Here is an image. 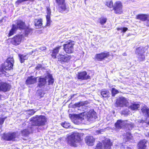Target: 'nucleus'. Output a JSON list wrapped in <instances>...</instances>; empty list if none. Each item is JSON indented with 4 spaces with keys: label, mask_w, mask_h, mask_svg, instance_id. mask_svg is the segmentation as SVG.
I'll return each mask as SVG.
<instances>
[{
    "label": "nucleus",
    "mask_w": 149,
    "mask_h": 149,
    "mask_svg": "<svg viewBox=\"0 0 149 149\" xmlns=\"http://www.w3.org/2000/svg\"><path fill=\"white\" fill-rule=\"evenodd\" d=\"M96 113L93 110H91L87 112H84L78 114L72 115V119L74 123L79 124L81 121L88 124L97 118Z\"/></svg>",
    "instance_id": "1"
},
{
    "label": "nucleus",
    "mask_w": 149,
    "mask_h": 149,
    "mask_svg": "<svg viewBox=\"0 0 149 149\" xmlns=\"http://www.w3.org/2000/svg\"><path fill=\"white\" fill-rule=\"evenodd\" d=\"M47 120L44 116H36L31 118V122L33 125L42 126L45 124Z\"/></svg>",
    "instance_id": "2"
},
{
    "label": "nucleus",
    "mask_w": 149,
    "mask_h": 149,
    "mask_svg": "<svg viewBox=\"0 0 149 149\" xmlns=\"http://www.w3.org/2000/svg\"><path fill=\"white\" fill-rule=\"evenodd\" d=\"M14 60L13 57H9L4 63L2 68H0V74H5L6 72L4 70H11L13 69Z\"/></svg>",
    "instance_id": "3"
},
{
    "label": "nucleus",
    "mask_w": 149,
    "mask_h": 149,
    "mask_svg": "<svg viewBox=\"0 0 149 149\" xmlns=\"http://www.w3.org/2000/svg\"><path fill=\"white\" fill-rule=\"evenodd\" d=\"M80 140L79 134L77 132H74L69 136L68 137V144L74 147L77 146V143Z\"/></svg>",
    "instance_id": "4"
},
{
    "label": "nucleus",
    "mask_w": 149,
    "mask_h": 149,
    "mask_svg": "<svg viewBox=\"0 0 149 149\" xmlns=\"http://www.w3.org/2000/svg\"><path fill=\"white\" fill-rule=\"evenodd\" d=\"M66 43L63 45V49L66 53H72L73 51V46L75 42L74 41L69 40L66 42Z\"/></svg>",
    "instance_id": "5"
},
{
    "label": "nucleus",
    "mask_w": 149,
    "mask_h": 149,
    "mask_svg": "<svg viewBox=\"0 0 149 149\" xmlns=\"http://www.w3.org/2000/svg\"><path fill=\"white\" fill-rule=\"evenodd\" d=\"M116 104V107H123L127 106L128 102L126 99L123 97H121L117 99Z\"/></svg>",
    "instance_id": "6"
},
{
    "label": "nucleus",
    "mask_w": 149,
    "mask_h": 149,
    "mask_svg": "<svg viewBox=\"0 0 149 149\" xmlns=\"http://www.w3.org/2000/svg\"><path fill=\"white\" fill-rule=\"evenodd\" d=\"M59 11L62 12L66 10L65 0H55Z\"/></svg>",
    "instance_id": "7"
},
{
    "label": "nucleus",
    "mask_w": 149,
    "mask_h": 149,
    "mask_svg": "<svg viewBox=\"0 0 149 149\" xmlns=\"http://www.w3.org/2000/svg\"><path fill=\"white\" fill-rule=\"evenodd\" d=\"M22 38V35H16L11 39V42L14 45H18L21 43Z\"/></svg>",
    "instance_id": "8"
},
{
    "label": "nucleus",
    "mask_w": 149,
    "mask_h": 149,
    "mask_svg": "<svg viewBox=\"0 0 149 149\" xmlns=\"http://www.w3.org/2000/svg\"><path fill=\"white\" fill-rule=\"evenodd\" d=\"M10 88V85L8 84L2 82L0 80V92L3 91L6 92L8 91ZM1 98V95L0 94V100Z\"/></svg>",
    "instance_id": "9"
},
{
    "label": "nucleus",
    "mask_w": 149,
    "mask_h": 149,
    "mask_svg": "<svg viewBox=\"0 0 149 149\" xmlns=\"http://www.w3.org/2000/svg\"><path fill=\"white\" fill-rule=\"evenodd\" d=\"M16 136L15 132L9 133L5 134L3 136V139L7 141H14Z\"/></svg>",
    "instance_id": "10"
},
{
    "label": "nucleus",
    "mask_w": 149,
    "mask_h": 149,
    "mask_svg": "<svg viewBox=\"0 0 149 149\" xmlns=\"http://www.w3.org/2000/svg\"><path fill=\"white\" fill-rule=\"evenodd\" d=\"M113 9L116 13L121 14L122 12V5L121 2H116L113 6Z\"/></svg>",
    "instance_id": "11"
},
{
    "label": "nucleus",
    "mask_w": 149,
    "mask_h": 149,
    "mask_svg": "<svg viewBox=\"0 0 149 149\" xmlns=\"http://www.w3.org/2000/svg\"><path fill=\"white\" fill-rule=\"evenodd\" d=\"M71 58V56L66 54L65 55L59 54L58 56V59L59 61L62 62H68Z\"/></svg>",
    "instance_id": "12"
},
{
    "label": "nucleus",
    "mask_w": 149,
    "mask_h": 149,
    "mask_svg": "<svg viewBox=\"0 0 149 149\" xmlns=\"http://www.w3.org/2000/svg\"><path fill=\"white\" fill-rule=\"evenodd\" d=\"M103 149H110L111 146L112 145V143L110 139H106L102 141Z\"/></svg>",
    "instance_id": "13"
},
{
    "label": "nucleus",
    "mask_w": 149,
    "mask_h": 149,
    "mask_svg": "<svg viewBox=\"0 0 149 149\" xmlns=\"http://www.w3.org/2000/svg\"><path fill=\"white\" fill-rule=\"evenodd\" d=\"M85 141L87 145L88 146L93 145L95 139L92 136H88L85 138Z\"/></svg>",
    "instance_id": "14"
},
{
    "label": "nucleus",
    "mask_w": 149,
    "mask_h": 149,
    "mask_svg": "<svg viewBox=\"0 0 149 149\" xmlns=\"http://www.w3.org/2000/svg\"><path fill=\"white\" fill-rule=\"evenodd\" d=\"M78 78L79 79H80L86 80L90 79V77L87 74V73L86 71H83L79 73Z\"/></svg>",
    "instance_id": "15"
},
{
    "label": "nucleus",
    "mask_w": 149,
    "mask_h": 149,
    "mask_svg": "<svg viewBox=\"0 0 149 149\" xmlns=\"http://www.w3.org/2000/svg\"><path fill=\"white\" fill-rule=\"evenodd\" d=\"M15 22L16 25H15L16 26L17 29H19L20 30L24 29H25V25L24 22L21 20H16Z\"/></svg>",
    "instance_id": "16"
},
{
    "label": "nucleus",
    "mask_w": 149,
    "mask_h": 149,
    "mask_svg": "<svg viewBox=\"0 0 149 149\" xmlns=\"http://www.w3.org/2000/svg\"><path fill=\"white\" fill-rule=\"evenodd\" d=\"M51 10L49 7H47V15L46 16L47 23V26H49L51 23V21L50 20V15H51Z\"/></svg>",
    "instance_id": "17"
},
{
    "label": "nucleus",
    "mask_w": 149,
    "mask_h": 149,
    "mask_svg": "<svg viewBox=\"0 0 149 149\" xmlns=\"http://www.w3.org/2000/svg\"><path fill=\"white\" fill-rule=\"evenodd\" d=\"M109 55V53H102L100 54H97L96 55V58L99 61H101L104 58L108 57Z\"/></svg>",
    "instance_id": "18"
},
{
    "label": "nucleus",
    "mask_w": 149,
    "mask_h": 149,
    "mask_svg": "<svg viewBox=\"0 0 149 149\" xmlns=\"http://www.w3.org/2000/svg\"><path fill=\"white\" fill-rule=\"evenodd\" d=\"M127 122V121L118 120L115 124L116 128L117 129H120L122 128L124 126H125V124Z\"/></svg>",
    "instance_id": "19"
},
{
    "label": "nucleus",
    "mask_w": 149,
    "mask_h": 149,
    "mask_svg": "<svg viewBox=\"0 0 149 149\" xmlns=\"http://www.w3.org/2000/svg\"><path fill=\"white\" fill-rule=\"evenodd\" d=\"M36 81V79L35 77L31 76L28 77L26 81V84L30 85L35 83Z\"/></svg>",
    "instance_id": "20"
},
{
    "label": "nucleus",
    "mask_w": 149,
    "mask_h": 149,
    "mask_svg": "<svg viewBox=\"0 0 149 149\" xmlns=\"http://www.w3.org/2000/svg\"><path fill=\"white\" fill-rule=\"evenodd\" d=\"M33 127H29L27 129L23 130L22 131V135L25 136L28 135L31 132L33 131Z\"/></svg>",
    "instance_id": "21"
},
{
    "label": "nucleus",
    "mask_w": 149,
    "mask_h": 149,
    "mask_svg": "<svg viewBox=\"0 0 149 149\" xmlns=\"http://www.w3.org/2000/svg\"><path fill=\"white\" fill-rule=\"evenodd\" d=\"M149 17V15L141 14L136 15V18L143 21L147 20L148 18Z\"/></svg>",
    "instance_id": "22"
},
{
    "label": "nucleus",
    "mask_w": 149,
    "mask_h": 149,
    "mask_svg": "<svg viewBox=\"0 0 149 149\" xmlns=\"http://www.w3.org/2000/svg\"><path fill=\"white\" fill-rule=\"evenodd\" d=\"M146 141L145 139H143L140 141L138 144V149H145L146 147Z\"/></svg>",
    "instance_id": "23"
},
{
    "label": "nucleus",
    "mask_w": 149,
    "mask_h": 149,
    "mask_svg": "<svg viewBox=\"0 0 149 149\" xmlns=\"http://www.w3.org/2000/svg\"><path fill=\"white\" fill-rule=\"evenodd\" d=\"M42 19L41 18L35 19V25L37 28H40L42 26Z\"/></svg>",
    "instance_id": "24"
},
{
    "label": "nucleus",
    "mask_w": 149,
    "mask_h": 149,
    "mask_svg": "<svg viewBox=\"0 0 149 149\" xmlns=\"http://www.w3.org/2000/svg\"><path fill=\"white\" fill-rule=\"evenodd\" d=\"M75 106L79 107L78 109L84 111L86 107L85 102H80L75 104Z\"/></svg>",
    "instance_id": "25"
},
{
    "label": "nucleus",
    "mask_w": 149,
    "mask_h": 149,
    "mask_svg": "<svg viewBox=\"0 0 149 149\" xmlns=\"http://www.w3.org/2000/svg\"><path fill=\"white\" fill-rule=\"evenodd\" d=\"M145 52V48L143 47L140 46L136 49L135 53L137 55L141 54H144Z\"/></svg>",
    "instance_id": "26"
},
{
    "label": "nucleus",
    "mask_w": 149,
    "mask_h": 149,
    "mask_svg": "<svg viewBox=\"0 0 149 149\" xmlns=\"http://www.w3.org/2000/svg\"><path fill=\"white\" fill-rule=\"evenodd\" d=\"M46 80L45 78H40L38 81V86L41 87L44 86L46 84Z\"/></svg>",
    "instance_id": "27"
},
{
    "label": "nucleus",
    "mask_w": 149,
    "mask_h": 149,
    "mask_svg": "<svg viewBox=\"0 0 149 149\" xmlns=\"http://www.w3.org/2000/svg\"><path fill=\"white\" fill-rule=\"evenodd\" d=\"M125 140L126 141H130L131 142L133 141L132 136L130 132H127L126 133L125 135Z\"/></svg>",
    "instance_id": "28"
},
{
    "label": "nucleus",
    "mask_w": 149,
    "mask_h": 149,
    "mask_svg": "<svg viewBox=\"0 0 149 149\" xmlns=\"http://www.w3.org/2000/svg\"><path fill=\"white\" fill-rule=\"evenodd\" d=\"M46 78L47 79L49 82V84L51 85L53 84L54 82V79L52 77L51 74H49L46 76Z\"/></svg>",
    "instance_id": "29"
},
{
    "label": "nucleus",
    "mask_w": 149,
    "mask_h": 149,
    "mask_svg": "<svg viewBox=\"0 0 149 149\" xmlns=\"http://www.w3.org/2000/svg\"><path fill=\"white\" fill-rule=\"evenodd\" d=\"M140 105L138 104L134 103L131 104L129 107V108L132 110H136L139 108Z\"/></svg>",
    "instance_id": "30"
},
{
    "label": "nucleus",
    "mask_w": 149,
    "mask_h": 149,
    "mask_svg": "<svg viewBox=\"0 0 149 149\" xmlns=\"http://www.w3.org/2000/svg\"><path fill=\"white\" fill-rule=\"evenodd\" d=\"M61 46H59L55 48L53 51L52 55L54 56V58H56V55L58 54L59 49H61Z\"/></svg>",
    "instance_id": "31"
},
{
    "label": "nucleus",
    "mask_w": 149,
    "mask_h": 149,
    "mask_svg": "<svg viewBox=\"0 0 149 149\" xmlns=\"http://www.w3.org/2000/svg\"><path fill=\"white\" fill-rule=\"evenodd\" d=\"M101 95L103 97H109V92L107 90L104 89L101 92Z\"/></svg>",
    "instance_id": "32"
},
{
    "label": "nucleus",
    "mask_w": 149,
    "mask_h": 149,
    "mask_svg": "<svg viewBox=\"0 0 149 149\" xmlns=\"http://www.w3.org/2000/svg\"><path fill=\"white\" fill-rule=\"evenodd\" d=\"M16 26L15 24L12 25V28L10 30L8 34L9 36H10L13 35L17 30Z\"/></svg>",
    "instance_id": "33"
},
{
    "label": "nucleus",
    "mask_w": 149,
    "mask_h": 149,
    "mask_svg": "<svg viewBox=\"0 0 149 149\" xmlns=\"http://www.w3.org/2000/svg\"><path fill=\"white\" fill-rule=\"evenodd\" d=\"M19 56L21 63H23L25 60H27L28 58V57L26 55L19 54Z\"/></svg>",
    "instance_id": "34"
},
{
    "label": "nucleus",
    "mask_w": 149,
    "mask_h": 149,
    "mask_svg": "<svg viewBox=\"0 0 149 149\" xmlns=\"http://www.w3.org/2000/svg\"><path fill=\"white\" fill-rule=\"evenodd\" d=\"M138 60L140 61H144L145 59V56L144 54H141L136 55Z\"/></svg>",
    "instance_id": "35"
},
{
    "label": "nucleus",
    "mask_w": 149,
    "mask_h": 149,
    "mask_svg": "<svg viewBox=\"0 0 149 149\" xmlns=\"http://www.w3.org/2000/svg\"><path fill=\"white\" fill-rule=\"evenodd\" d=\"M125 127L127 128L128 130H130L134 127V125L132 123H128L127 122L125 124Z\"/></svg>",
    "instance_id": "36"
},
{
    "label": "nucleus",
    "mask_w": 149,
    "mask_h": 149,
    "mask_svg": "<svg viewBox=\"0 0 149 149\" xmlns=\"http://www.w3.org/2000/svg\"><path fill=\"white\" fill-rule=\"evenodd\" d=\"M99 22L102 25L104 24L107 22V19L104 17H101L99 19Z\"/></svg>",
    "instance_id": "37"
},
{
    "label": "nucleus",
    "mask_w": 149,
    "mask_h": 149,
    "mask_svg": "<svg viewBox=\"0 0 149 149\" xmlns=\"http://www.w3.org/2000/svg\"><path fill=\"white\" fill-rule=\"evenodd\" d=\"M32 30L29 28H27L25 30V36H27L29 34L31 33Z\"/></svg>",
    "instance_id": "38"
},
{
    "label": "nucleus",
    "mask_w": 149,
    "mask_h": 149,
    "mask_svg": "<svg viewBox=\"0 0 149 149\" xmlns=\"http://www.w3.org/2000/svg\"><path fill=\"white\" fill-rule=\"evenodd\" d=\"M112 96H114L115 95L119 93V91L114 88H112L111 90Z\"/></svg>",
    "instance_id": "39"
},
{
    "label": "nucleus",
    "mask_w": 149,
    "mask_h": 149,
    "mask_svg": "<svg viewBox=\"0 0 149 149\" xmlns=\"http://www.w3.org/2000/svg\"><path fill=\"white\" fill-rule=\"evenodd\" d=\"M37 110L35 111L33 109H30L27 111V113L30 115H33Z\"/></svg>",
    "instance_id": "40"
},
{
    "label": "nucleus",
    "mask_w": 149,
    "mask_h": 149,
    "mask_svg": "<svg viewBox=\"0 0 149 149\" xmlns=\"http://www.w3.org/2000/svg\"><path fill=\"white\" fill-rule=\"evenodd\" d=\"M61 125L64 128H68L69 126H70V124H69L68 123H67L66 122H65L64 123H62L61 124Z\"/></svg>",
    "instance_id": "41"
},
{
    "label": "nucleus",
    "mask_w": 149,
    "mask_h": 149,
    "mask_svg": "<svg viewBox=\"0 0 149 149\" xmlns=\"http://www.w3.org/2000/svg\"><path fill=\"white\" fill-rule=\"evenodd\" d=\"M37 93L38 95L40 96V97H42L45 94L44 93L41 91H38Z\"/></svg>",
    "instance_id": "42"
},
{
    "label": "nucleus",
    "mask_w": 149,
    "mask_h": 149,
    "mask_svg": "<svg viewBox=\"0 0 149 149\" xmlns=\"http://www.w3.org/2000/svg\"><path fill=\"white\" fill-rule=\"evenodd\" d=\"M107 6L110 8H111L113 7V3L112 1H110L107 2Z\"/></svg>",
    "instance_id": "43"
},
{
    "label": "nucleus",
    "mask_w": 149,
    "mask_h": 149,
    "mask_svg": "<svg viewBox=\"0 0 149 149\" xmlns=\"http://www.w3.org/2000/svg\"><path fill=\"white\" fill-rule=\"evenodd\" d=\"M6 118V117L4 118H2L0 117V125H1L3 124L4 120Z\"/></svg>",
    "instance_id": "44"
},
{
    "label": "nucleus",
    "mask_w": 149,
    "mask_h": 149,
    "mask_svg": "<svg viewBox=\"0 0 149 149\" xmlns=\"http://www.w3.org/2000/svg\"><path fill=\"white\" fill-rule=\"evenodd\" d=\"M129 111L128 109L124 110L122 112V114L124 115H127L129 114Z\"/></svg>",
    "instance_id": "45"
},
{
    "label": "nucleus",
    "mask_w": 149,
    "mask_h": 149,
    "mask_svg": "<svg viewBox=\"0 0 149 149\" xmlns=\"http://www.w3.org/2000/svg\"><path fill=\"white\" fill-rule=\"evenodd\" d=\"M120 148L121 149H132L128 147L127 146L123 145H122L120 146Z\"/></svg>",
    "instance_id": "46"
},
{
    "label": "nucleus",
    "mask_w": 149,
    "mask_h": 149,
    "mask_svg": "<svg viewBox=\"0 0 149 149\" xmlns=\"http://www.w3.org/2000/svg\"><path fill=\"white\" fill-rule=\"evenodd\" d=\"M26 1V0H18L17 1H16L15 2L16 4H17L18 5L20 3H21L22 2Z\"/></svg>",
    "instance_id": "47"
},
{
    "label": "nucleus",
    "mask_w": 149,
    "mask_h": 149,
    "mask_svg": "<svg viewBox=\"0 0 149 149\" xmlns=\"http://www.w3.org/2000/svg\"><path fill=\"white\" fill-rule=\"evenodd\" d=\"M118 29V30H121L124 33L127 30L128 28L127 27L121 28Z\"/></svg>",
    "instance_id": "48"
},
{
    "label": "nucleus",
    "mask_w": 149,
    "mask_h": 149,
    "mask_svg": "<svg viewBox=\"0 0 149 149\" xmlns=\"http://www.w3.org/2000/svg\"><path fill=\"white\" fill-rule=\"evenodd\" d=\"M102 144L101 143H98L95 149H102Z\"/></svg>",
    "instance_id": "49"
},
{
    "label": "nucleus",
    "mask_w": 149,
    "mask_h": 149,
    "mask_svg": "<svg viewBox=\"0 0 149 149\" xmlns=\"http://www.w3.org/2000/svg\"><path fill=\"white\" fill-rule=\"evenodd\" d=\"M39 49L42 51H44L46 49V48L45 47L42 46Z\"/></svg>",
    "instance_id": "50"
},
{
    "label": "nucleus",
    "mask_w": 149,
    "mask_h": 149,
    "mask_svg": "<svg viewBox=\"0 0 149 149\" xmlns=\"http://www.w3.org/2000/svg\"><path fill=\"white\" fill-rule=\"evenodd\" d=\"M146 25L147 26L149 27V19L147 20L146 23Z\"/></svg>",
    "instance_id": "51"
},
{
    "label": "nucleus",
    "mask_w": 149,
    "mask_h": 149,
    "mask_svg": "<svg viewBox=\"0 0 149 149\" xmlns=\"http://www.w3.org/2000/svg\"><path fill=\"white\" fill-rule=\"evenodd\" d=\"M101 132V130H98L96 131V134H100Z\"/></svg>",
    "instance_id": "52"
},
{
    "label": "nucleus",
    "mask_w": 149,
    "mask_h": 149,
    "mask_svg": "<svg viewBox=\"0 0 149 149\" xmlns=\"http://www.w3.org/2000/svg\"><path fill=\"white\" fill-rule=\"evenodd\" d=\"M41 65H38V66H37L36 67V69H37V70H38V69H39V68H41Z\"/></svg>",
    "instance_id": "53"
},
{
    "label": "nucleus",
    "mask_w": 149,
    "mask_h": 149,
    "mask_svg": "<svg viewBox=\"0 0 149 149\" xmlns=\"http://www.w3.org/2000/svg\"><path fill=\"white\" fill-rule=\"evenodd\" d=\"M76 1V0H70V1L72 3H74Z\"/></svg>",
    "instance_id": "54"
},
{
    "label": "nucleus",
    "mask_w": 149,
    "mask_h": 149,
    "mask_svg": "<svg viewBox=\"0 0 149 149\" xmlns=\"http://www.w3.org/2000/svg\"><path fill=\"white\" fill-rule=\"evenodd\" d=\"M145 122V121L144 120H141V121H140V123H143Z\"/></svg>",
    "instance_id": "55"
},
{
    "label": "nucleus",
    "mask_w": 149,
    "mask_h": 149,
    "mask_svg": "<svg viewBox=\"0 0 149 149\" xmlns=\"http://www.w3.org/2000/svg\"><path fill=\"white\" fill-rule=\"evenodd\" d=\"M3 22V19L0 20V24L1 23Z\"/></svg>",
    "instance_id": "56"
},
{
    "label": "nucleus",
    "mask_w": 149,
    "mask_h": 149,
    "mask_svg": "<svg viewBox=\"0 0 149 149\" xmlns=\"http://www.w3.org/2000/svg\"><path fill=\"white\" fill-rule=\"evenodd\" d=\"M148 136L149 137V132L148 133Z\"/></svg>",
    "instance_id": "57"
}]
</instances>
